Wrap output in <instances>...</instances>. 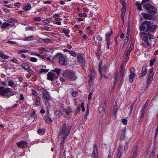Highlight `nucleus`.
<instances>
[{
  "instance_id": "1",
  "label": "nucleus",
  "mask_w": 158,
  "mask_h": 158,
  "mask_svg": "<svg viewBox=\"0 0 158 158\" xmlns=\"http://www.w3.org/2000/svg\"><path fill=\"white\" fill-rule=\"evenodd\" d=\"M157 28V26L156 25H152L151 22L146 20L143 22L141 24L139 27L140 30L142 31H154Z\"/></svg>"
},
{
  "instance_id": "2",
  "label": "nucleus",
  "mask_w": 158,
  "mask_h": 158,
  "mask_svg": "<svg viewBox=\"0 0 158 158\" xmlns=\"http://www.w3.org/2000/svg\"><path fill=\"white\" fill-rule=\"evenodd\" d=\"M141 38L145 42H150L152 43L154 41L153 35L150 34L149 32H142L141 34Z\"/></svg>"
},
{
  "instance_id": "3",
  "label": "nucleus",
  "mask_w": 158,
  "mask_h": 158,
  "mask_svg": "<svg viewBox=\"0 0 158 158\" xmlns=\"http://www.w3.org/2000/svg\"><path fill=\"white\" fill-rule=\"evenodd\" d=\"M70 128L66 126V125L65 124L62 127V129L61 130L60 135H63V138L62 139L64 140L67 138L68 135L70 132Z\"/></svg>"
},
{
  "instance_id": "4",
  "label": "nucleus",
  "mask_w": 158,
  "mask_h": 158,
  "mask_svg": "<svg viewBox=\"0 0 158 158\" xmlns=\"http://www.w3.org/2000/svg\"><path fill=\"white\" fill-rule=\"evenodd\" d=\"M63 76L66 80H74L75 78V73L72 71H67L63 73Z\"/></svg>"
},
{
  "instance_id": "5",
  "label": "nucleus",
  "mask_w": 158,
  "mask_h": 158,
  "mask_svg": "<svg viewBox=\"0 0 158 158\" xmlns=\"http://www.w3.org/2000/svg\"><path fill=\"white\" fill-rule=\"evenodd\" d=\"M143 7L150 14H154L157 11V9L156 8L149 4H145Z\"/></svg>"
},
{
  "instance_id": "6",
  "label": "nucleus",
  "mask_w": 158,
  "mask_h": 158,
  "mask_svg": "<svg viewBox=\"0 0 158 158\" xmlns=\"http://www.w3.org/2000/svg\"><path fill=\"white\" fill-rule=\"evenodd\" d=\"M4 88V87L0 86V95L2 96H8L10 93L12 92V89L10 88Z\"/></svg>"
},
{
  "instance_id": "7",
  "label": "nucleus",
  "mask_w": 158,
  "mask_h": 158,
  "mask_svg": "<svg viewBox=\"0 0 158 158\" xmlns=\"http://www.w3.org/2000/svg\"><path fill=\"white\" fill-rule=\"evenodd\" d=\"M152 44L150 42L142 43L141 45L143 47V50L146 51H149L151 49V46Z\"/></svg>"
},
{
  "instance_id": "8",
  "label": "nucleus",
  "mask_w": 158,
  "mask_h": 158,
  "mask_svg": "<svg viewBox=\"0 0 158 158\" xmlns=\"http://www.w3.org/2000/svg\"><path fill=\"white\" fill-rule=\"evenodd\" d=\"M40 91L42 93V97L44 98L48 101H49L51 99V96L49 93L44 89L42 88L40 89Z\"/></svg>"
},
{
  "instance_id": "9",
  "label": "nucleus",
  "mask_w": 158,
  "mask_h": 158,
  "mask_svg": "<svg viewBox=\"0 0 158 158\" xmlns=\"http://www.w3.org/2000/svg\"><path fill=\"white\" fill-rule=\"evenodd\" d=\"M47 79L51 81H52L54 80L57 78L56 74L54 72H49L47 74Z\"/></svg>"
},
{
  "instance_id": "10",
  "label": "nucleus",
  "mask_w": 158,
  "mask_h": 158,
  "mask_svg": "<svg viewBox=\"0 0 158 158\" xmlns=\"http://www.w3.org/2000/svg\"><path fill=\"white\" fill-rule=\"evenodd\" d=\"M130 73L129 77V80L131 83H132L136 74L135 73V70L134 69L132 68L130 70Z\"/></svg>"
},
{
  "instance_id": "11",
  "label": "nucleus",
  "mask_w": 158,
  "mask_h": 158,
  "mask_svg": "<svg viewBox=\"0 0 158 158\" xmlns=\"http://www.w3.org/2000/svg\"><path fill=\"white\" fill-rule=\"evenodd\" d=\"M147 72V69H146V65H144L142 67L141 73L139 74V77L141 79H142L146 75Z\"/></svg>"
},
{
  "instance_id": "12",
  "label": "nucleus",
  "mask_w": 158,
  "mask_h": 158,
  "mask_svg": "<svg viewBox=\"0 0 158 158\" xmlns=\"http://www.w3.org/2000/svg\"><path fill=\"white\" fill-rule=\"evenodd\" d=\"M120 69V71L118 79L121 81L123 78L125 69H124L123 65L122 64L121 65Z\"/></svg>"
},
{
  "instance_id": "13",
  "label": "nucleus",
  "mask_w": 158,
  "mask_h": 158,
  "mask_svg": "<svg viewBox=\"0 0 158 158\" xmlns=\"http://www.w3.org/2000/svg\"><path fill=\"white\" fill-rule=\"evenodd\" d=\"M102 62H101L100 63L99 65V70L101 76H102L104 74V72L106 69V66H104L102 68Z\"/></svg>"
},
{
  "instance_id": "14",
  "label": "nucleus",
  "mask_w": 158,
  "mask_h": 158,
  "mask_svg": "<svg viewBox=\"0 0 158 158\" xmlns=\"http://www.w3.org/2000/svg\"><path fill=\"white\" fill-rule=\"evenodd\" d=\"M142 15L144 19H152L154 17V14H152L151 15H150L146 13H142Z\"/></svg>"
},
{
  "instance_id": "15",
  "label": "nucleus",
  "mask_w": 158,
  "mask_h": 158,
  "mask_svg": "<svg viewBox=\"0 0 158 158\" xmlns=\"http://www.w3.org/2000/svg\"><path fill=\"white\" fill-rule=\"evenodd\" d=\"M60 63L63 65H65L67 64V59L63 56H60L59 59Z\"/></svg>"
},
{
  "instance_id": "16",
  "label": "nucleus",
  "mask_w": 158,
  "mask_h": 158,
  "mask_svg": "<svg viewBox=\"0 0 158 158\" xmlns=\"http://www.w3.org/2000/svg\"><path fill=\"white\" fill-rule=\"evenodd\" d=\"M123 147L122 145H119L117 151V154L116 156V158H120L122 155V150L123 149Z\"/></svg>"
},
{
  "instance_id": "17",
  "label": "nucleus",
  "mask_w": 158,
  "mask_h": 158,
  "mask_svg": "<svg viewBox=\"0 0 158 158\" xmlns=\"http://www.w3.org/2000/svg\"><path fill=\"white\" fill-rule=\"evenodd\" d=\"M93 158H98V151L97 146L94 145V150L93 152Z\"/></svg>"
},
{
  "instance_id": "18",
  "label": "nucleus",
  "mask_w": 158,
  "mask_h": 158,
  "mask_svg": "<svg viewBox=\"0 0 158 158\" xmlns=\"http://www.w3.org/2000/svg\"><path fill=\"white\" fill-rule=\"evenodd\" d=\"M69 32L70 30L68 29L63 28L62 29V32L64 33L65 35L68 38L70 37V35H69Z\"/></svg>"
},
{
  "instance_id": "19",
  "label": "nucleus",
  "mask_w": 158,
  "mask_h": 158,
  "mask_svg": "<svg viewBox=\"0 0 158 158\" xmlns=\"http://www.w3.org/2000/svg\"><path fill=\"white\" fill-rule=\"evenodd\" d=\"M135 43V41L134 39H132L131 43L130 44V46L127 51V52L130 53V52L134 48V44Z\"/></svg>"
},
{
  "instance_id": "20",
  "label": "nucleus",
  "mask_w": 158,
  "mask_h": 158,
  "mask_svg": "<svg viewBox=\"0 0 158 158\" xmlns=\"http://www.w3.org/2000/svg\"><path fill=\"white\" fill-rule=\"evenodd\" d=\"M64 111L65 113L68 115H70L72 112V109L69 107L65 108L64 110Z\"/></svg>"
},
{
  "instance_id": "21",
  "label": "nucleus",
  "mask_w": 158,
  "mask_h": 158,
  "mask_svg": "<svg viewBox=\"0 0 158 158\" xmlns=\"http://www.w3.org/2000/svg\"><path fill=\"white\" fill-rule=\"evenodd\" d=\"M78 59L79 60L80 62L82 64H85V60L82 55L81 54H78L77 55Z\"/></svg>"
},
{
  "instance_id": "22",
  "label": "nucleus",
  "mask_w": 158,
  "mask_h": 158,
  "mask_svg": "<svg viewBox=\"0 0 158 158\" xmlns=\"http://www.w3.org/2000/svg\"><path fill=\"white\" fill-rule=\"evenodd\" d=\"M27 142L25 141H21L17 143V145L19 147L23 148L25 145L27 144Z\"/></svg>"
},
{
  "instance_id": "23",
  "label": "nucleus",
  "mask_w": 158,
  "mask_h": 158,
  "mask_svg": "<svg viewBox=\"0 0 158 158\" xmlns=\"http://www.w3.org/2000/svg\"><path fill=\"white\" fill-rule=\"evenodd\" d=\"M154 72L153 71V69L152 70L151 69V71L149 72L148 73V78H151L153 79V76L154 75Z\"/></svg>"
},
{
  "instance_id": "24",
  "label": "nucleus",
  "mask_w": 158,
  "mask_h": 158,
  "mask_svg": "<svg viewBox=\"0 0 158 158\" xmlns=\"http://www.w3.org/2000/svg\"><path fill=\"white\" fill-rule=\"evenodd\" d=\"M55 20H54L52 21L53 23L58 25H61V22H60L61 20V19L60 18H56L55 19Z\"/></svg>"
},
{
  "instance_id": "25",
  "label": "nucleus",
  "mask_w": 158,
  "mask_h": 158,
  "mask_svg": "<svg viewBox=\"0 0 158 158\" xmlns=\"http://www.w3.org/2000/svg\"><path fill=\"white\" fill-rule=\"evenodd\" d=\"M8 86L11 87L12 88L14 87V89H15V86L16 85H15L14 82L12 80H10L8 82Z\"/></svg>"
},
{
  "instance_id": "26",
  "label": "nucleus",
  "mask_w": 158,
  "mask_h": 158,
  "mask_svg": "<svg viewBox=\"0 0 158 158\" xmlns=\"http://www.w3.org/2000/svg\"><path fill=\"white\" fill-rule=\"evenodd\" d=\"M118 110V106L117 103L116 102L115 103V105L114 107V109L113 110V114L115 115H116L117 112Z\"/></svg>"
},
{
  "instance_id": "27",
  "label": "nucleus",
  "mask_w": 158,
  "mask_h": 158,
  "mask_svg": "<svg viewBox=\"0 0 158 158\" xmlns=\"http://www.w3.org/2000/svg\"><path fill=\"white\" fill-rule=\"evenodd\" d=\"M0 57L4 59H7L9 58V56L6 55L3 52L0 51Z\"/></svg>"
},
{
  "instance_id": "28",
  "label": "nucleus",
  "mask_w": 158,
  "mask_h": 158,
  "mask_svg": "<svg viewBox=\"0 0 158 158\" xmlns=\"http://www.w3.org/2000/svg\"><path fill=\"white\" fill-rule=\"evenodd\" d=\"M25 29L26 31L31 30L35 31L36 30V29L34 27H25Z\"/></svg>"
},
{
  "instance_id": "29",
  "label": "nucleus",
  "mask_w": 158,
  "mask_h": 158,
  "mask_svg": "<svg viewBox=\"0 0 158 158\" xmlns=\"http://www.w3.org/2000/svg\"><path fill=\"white\" fill-rule=\"evenodd\" d=\"M31 5L30 3H28L27 5H26L25 7L23 8V9L25 11H27L31 8Z\"/></svg>"
},
{
  "instance_id": "30",
  "label": "nucleus",
  "mask_w": 158,
  "mask_h": 158,
  "mask_svg": "<svg viewBox=\"0 0 158 158\" xmlns=\"http://www.w3.org/2000/svg\"><path fill=\"white\" fill-rule=\"evenodd\" d=\"M70 65L72 67L76 66L77 65L76 61L75 60H71L70 61Z\"/></svg>"
},
{
  "instance_id": "31",
  "label": "nucleus",
  "mask_w": 158,
  "mask_h": 158,
  "mask_svg": "<svg viewBox=\"0 0 158 158\" xmlns=\"http://www.w3.org/2000/svg\"><path fill=\"white\" fill-rule=\"evenodd\" d=\"M10 25V24L9 23L7 22H5L2 23L1 26V27L2 28H6Z\"/></svg>"
},
{
  "instance_id": "32",
  "label": "nucleus",
  "mask_w": 158,
  "mask_h": 158,
  "mask_svg": "<svg viewBox=\"0 0 158 158\" xmlns=\"http://www.w3.org/2000/svg\"><path fill=\"white\" fill-rule=\"evenodd\" d=\"M45 120L46 122L48 123H51L52 122L51 118L48 116H47L45 118Z\"/></svg>"
},
{
  "instance_id": "33",
  "label": "nucleus",
  "mask_w": 158,
  "mask_h": 158,
  "mask_svg": "<svg viewBox=\"0 0 158 158\" xmlns=\"http://www.w3.org/2000/svg\"><path fill=\"white\" fill-rule=\"evenodd\" d=\"M40 97H37L36 98V102L35 104L36 105L40 106Z\"/></svg>"
},
{
  "instance_id": "34",
  "label": "nucleus",
  "mask_w": 158,
  "mask_h": 158,
  "mask_svg": "<svg viewBox=\"0 0 158 158\" xmlns=\"http://www.w3.org/2000/svg\"><path fill=\"white\" fill-rule=\"evenodd\" d=\"M113 34L112 31H111L110 32L107 33L106 35V40L110 39V36Z\"/></svg>"
},
{
  "instance_id": "35",
  "label": "nucleus",
  "mask_w": 158,
  "mask_h": 158,
  "mask_svg": "<svg viewBox=\"0 0 158 158\" xmlns=\"http://www.w3.org/2000/svg\"><path fill=\"white\" fill-rule=\"evenodd\" d=\"M22 67L25 69H27L29 68L28 64L26 63H23L22 64Z\"/></svg>"
},
{
  "instance_id": "36",
  "label": "nucleus",
  "mask_w": 158,
  "mask_h": 158,
  "mask_svg": "<svg viewBox=\"0 0 158 158\" xmlns=\"http://www.w3.org/2000/svg\"><path fill=\"white\" fill-rule=\"evenodd\" d=\"M52 19L51 18H48L47 19L44 20H42V21L46 23H49L51 21Z\"/></svg>"
},
{
  "instance_id": "37",
  "label": "nucleus",
  "mask_w": 158,
  "mask_h": 158,
  "mask_svg": "<svg viewBox=\"0 0 158 158\" xmlns=\"http://www.w3.org/2000/svg\"><path fill=\"white\" fill-rule=\"evenodd\" d=\"M28 52V50H19L18 51V53L19 54H20L22 53H27Z\"/></svg>"
},
{
  "instance_id": "38",
  "label": "nucleus",
  "mask_w": 158,
  "mask_h": 158,
  "mask_svg": "<svg viewBox=\"0 0 158 158\" xmlns=\"http://www.w3.org/2000/svg\"><path fill=\"white\" fill-rule=\"evenodd\" d=\"M149 102V100H147L145 102L144 105L143 106V107L141 108V110H144L146 109V107L148 105Z\"/></svg>"
},
{
  "instance_id": "39",
  "label": "nucleus",
  "mask_w": 158,
  "mask_h": 158,
  "mask_svg": "<svg viewBox=\"0 0 158 158\" xmlns=\"http://www.w3.org/2000/svg\"><path fill=\"white\" fill-rule=\"evenodd\" d=\"M120 139H123L125 138V131L123 132L120 135Z\"/></svg>"
},
{
  "instance_id": "40",
  "label": "nucleus",
  "mask_w": 158,
  "mask_h": 158,
  "mask_svg": "<svg viewBox=\"0 0 158 158\" xmlns=\"http://www.w3.org/2000/svg\"><path fill=\"white\" fill-rule=\"evenodd\" d=\"M54 71L56 73L57 75H59L61 69L58 68H56Z\"/></svg>"
},
{
  "instance_id": "41",
  "label": "nucleus",
  "mask_w": 158,
  "mask_h": 158,
  "mask_svg": "<svg viewBox=\"0 0 158 158\" xmlns=\"http://www.w3.org/2000/svg\"><path fill=\"white\" fill-rule=\"evenodd\" d=\"M115 80L114 83H116L118 79V72H117L115 74L114 76Z\"/></svg>"
},
{
  "instance_id": "42",
  "label": "nucleus",
  "mask_w": 158,
  "mask_h": 158,
  "mask_svg": "<svg viewBox=\"0 0 158 158\" xmlns=\"http://www.w3.org/2000/svg\"><path fill=\"white\" fill-rule=\"evenodd\" d=\"M69 53L73 56H77L76 53L74 51L70 50Z\"/></svg>"
},
{
  "instance_id": "43",
  "label": "nucleus",
  "mask_w": 158,
  "mask_h": 158,
  "mask_svg": "<svg viewBox=\"0 0 158 158\" xmlns=\"http://www.w3.org/2000/svg\"><path fill=\"white\" fill-rule=\"evenodd\" d=\"M37 131L38 133L40 135H43L44 134V131L41 129H38Z\"/></svg>"
},
{
  "instance_id": "44",
  "label": "nucleus",
  "mask_w": 158,
  "mask_h": 158,
  "mask_svg": "<svg viewBox=\"0 0 158 158\" xmlns=\"http://www.w3.org/2000/svg\"><path fill=\"white\" fill-rule=\"evenodd\" d=\"M78 93L77 91H73L72 93V95L73 97H75L78 94Z\"/></svg>"
},
{
  "instance_id": "45",
  "label": "nucleus",
  "mask_w": 158,
  "mask_h": 158,
  "mask_svg": "<svg viewBox=\"0 0 158 158\" xmlns=\"http://www.w3.org/2000/svg\"><path fill=\"white\" fill-rule=\"evenodd\" d=\"M156 59L155 58H154L152 60H150V65L151 66L153 65L154 64V62L155 61Z\"/></svg>"
},
{
  "instance_id": "46",
  "label": "nucleus",
  "mask_w": 158,
  "mask_h": 158,
  "mask_svg": "<svg viewBox=\"0 0 158 158\" xmlns=\"http://www.w3.org/2000/svg\"><path fill=\"white\" fill-rule=\"evenodd\" d=\"M33 39H34V37H33V36H31L29 37H27L26 38V40L28 41L32 40H33Z\"/></svg>"
},
{
  "instance_id": "47",
  "label": "nucleus",
  "mask_w": 158,
  "mask_h": 158,
  "mask_svg": "<svg viewBox=\"0 0 158 158\" xmlns=\"http://www.w3.org/2000/svg\"><path fill=\"white\" fill-rule=\"evenodd\" d=\"M15 20H16L14 19L11 18L8 19V20H7V21L9 22L10 23H12L14 22H15Z\"/></svg>"
},
{
  "instance_id": "48",
  "label": "nucleus",
  "mask_w": 158,
  "mask_h": 158,
  "mask_svg": "<svg viewBox=\"0 0 158 158\" xmlns=\"http://www.w3.org/2000/svg\"><path fill=\"white\" fill-rule=\"evenodd\" d=\"M37 58L34 57H31L30 59V60L33 62H35L37 61Z\"/></svg>"
},
{
  "instance_id": "49",
  "label": "nucleus",
  "mask_w": 158,
  "mask_h": 158,
  "mask_svg": "<svg viewBox=\"0 0 158 158\" xmlns=\"http://www.w3.org/2000/svg\"><path fill=\"white\" fill-rule=\"evenodd\" d=\"M55 114L58 116H60L61 115V113L59 110H57L55 112Z\"/></svg>"
},
{
  "instance_id": "50",
  "label": "nucleus",
  "mask_w": 158,
  "mask_h": 158,
  "mask_svg": "<svg viewBox=\"0 0 158 158\" xmlns=\"http://www.w3.org/2000/svg\"><path fill=\"white\" fill-rule=\"evenodd\" d=\"M106 102H104L102 105V107L103 109L104 110H105V109L106 108Z\"/></svg>"
},
{
  "instance_id": "51",
  "label": "nucleus",
  "mask_w": 158,
  "mask_h": 158,
  "mask_svg": "<svg viewBox=\"0 0 158 158\" xmlns=\"http://www.w3.org/2000/svg\"><path fill=\"white\" fill-rule=\"evenodd\" d=\"M153 80V79L148 78L147 80V83L148 84H150L152 83Z\"/></svg>"
},
{
  "instance_id": "52",
  "label": "nucleus",
  "mask_w": 158,
  "mask_h": 158,
  "mask_svg": "<svg viewBox=\"0 0 158 158\" xmlns=\"http://www.w3.org/2000/svg\"><path fill=\"white\" fill-rule=\"evenodd\" d=\"M121 3H122V5L123 6V8L122 9L121 11H122V12H125V10L126 8L124 7V6H125L124 5V3L123 1H121Z\"/></svg>"
},
{
  "instance_id": "53",
  "label": "nucleus",
  "mask_w": 158,
  "mask_h": 158,
  "mask_svg": "<svg viewBox=\"0 0 158 158\" xmlns=\"http://www.w3.org/2000/svg\"><path fill=\"white\" fill-rule=\"evenodd\" d=\"M44 41L46 43H52V40H51L49 39H45V40Z\"/></svg>"
},
{
  "instance_id": "54",
  "label": "nucleus",
  "mask_w": 158,
  "mask_h": 158,
  "mask_svg": "<svg viewBox=\"0 0 158 158\" xmlns=\"http://www.w3.org/2000/svg\"><path fill=\"white\" fill-rule=\"evenodd\" d=\"M137 153V151L136 150L134 151L132 157V158H135Z\"/></svg>"
},
{
  "instance_id": "55",
  "label": "nucleus",
  "mask_w": 158,
  "mask_h": 158,
  "mask_svg": "<svg viewBox=\"0 0 158 158\" xmlns=\"http://www.w3.org/2000/svg\"><path fill=\"white\" fill-rule=\"evenodd\" d=\"M96 39L98 41H102V38L100 35H98L96 37Z\"/></svg>"
},
{
  "instance_id": "56",
  "label": "nucleus",
  "mask_w": 158,
  "mask_h": 158,
  "mask_svg": "<svg viewBox=\"0 0 158 158\" xmlns=\"http://www.w3.org/2000/svg\"><path fill=\"white\" fill-rule=\"evenodd\" d=\"M82 108V110L83 111H85V108L84 106V103L83 102H81V104L80 106Z\"/></svg>"
},
{
  "instance_id": "57",
  "label": "nucleus",
  "mask_w": 158,
  "mask_h": 158,
  "mask_svg": "<svg viewBox=\"0 0 158 158\" xmlns=\"http://www.w3.org/2000/svg\"><path fill=\"white\" fill-rule=\"evenodd\" d=\"M81 110V106H78V107H77V108L76 110V113H78Z\"/></svg>"
},
{
  "instance_id": "58",
  "label": "nucleus",
  "mask_w": 158,
  "mask_h": 158,
  "mask_svg": "<svg viewBox=\"0 0 158 158\" xmlns=\"http://www.w3.org/2000/svg\"><path fill=\"white\" fill-rule=\"evenodd\" d=\"M145 113V111L144 110H142V113H141V116H140L141 118H142L143 117Z\"/></svg>"
},
{
  "instance_id": "59",
  "label": "nucleus",
  "mask_w": 158,
  "mask_h": 158,
  "mask_svg": "<svg viewBox=\"0 0 158 158\" xmlns=\"http://www.w3.org/2000/svg\"><path fill=\"white\" fill-rule=\"evenodd\" d=\"M31 54L37 56H42L40 55L39 54L36 53L32 52Z\"/></svg>"
},
{
  "instance_id": "60",
  "label": "nucleus",
  "mask_w": 158,
  "mask_h": 158,
  "mask_svg": "<svg viewBox=\"0 0 158 158\" xmlns=\"http://www.w3.org/2000/svg\"><path fill=\"white\" fill-rule=\"evenodd\" d=\"M137 6L138 9L140 10H141L142 8L141 4L140 3H137Z\"/></svg>"
},
{
  "instance_id": "61",
  "label": "nucleus",
  "mask_w": 158,
  "mask_h": 158,
  "mask_svg": "<svg viewBox=\"0 0 158 158\" xmlns=\"http://www.w3.org/2000/svg\"><path fill=\"white\" fill-rule=\"evenodd\" d=\"M92 94L90 93L88 95V99L90 101L92 98Z\"/></svg>"
},
{
  "instance_id": "62",
  "label": "nucleus",
  "mask_w": 158,
  "mask_h": 158,
  "mask_svg": "<svg viewBox=\"0 0 158 158\" xmlns=\"http://www.w3.org/2000/svg\"><path fill=\"white\" fill-rule=\"evenodd\" d=\"M130 54V53L127 52V53H126V60H128L129 59Z\"/></svg>"
},
{
  "instance_id": "63",
  "label": "nucleus",
  "mask_w": 158,
  "mask_h": 158,
  "mask_svg": "<svg viewBox=\"0 0 158 158\" xmlns=\"http://www.w3.org/2000/svg\"><path fill=\"white\" fill-rule=\"evenodd\" d=\"M106 43L107 45H110L111 43V41L110 39L106 40Z\"/></svg>"
},
{
  "instance_id": "64",
  "label": "nucleus",
  "mask_w": 158,
  "mask_h": 158,
  "mask_svg": "<svg viewBox=\"0 0 158 158\" xmlns=\"http://www.w3.org/2000/svg\"><path fill=\"white\" fill-rule=\"evenodd\" d=\"M5 6L6 7L11 8L12 7V6L11 4H6L5 5Z\"/></svg>"
}]
</instances>
